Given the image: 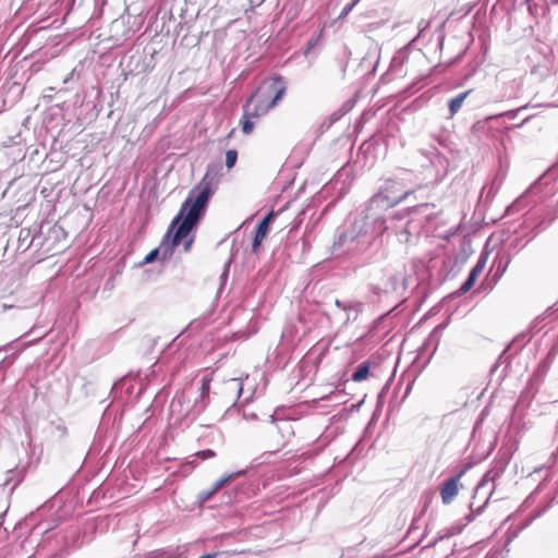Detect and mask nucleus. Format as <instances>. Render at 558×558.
<instances>
[{
    "label": "nucleus",
    "mask_w": 558,
    "mask_h": 558,
    "mask_svg": "<svg viewBox=\"0 0 558 558\" xmlns=\"http://www.w3.org/2000/svg\"><path fill=\"white\" fill-rule=\"evenodd\" d=\"M398 185L396 181H386L380 190L369 199V209H387L393 207L414 193V191H405L397 194V192H399Z\"/></svg>",
    "instance_id": "39448f33"
},
{
    "label": "nucleus",
    "mask_w": 558,
    "mask_h": 558,
    "mask_svg": "<svg viewBox=\"0 0 558 558\" xmlns=\"http://www.w3.org/2000/svg\"><path fill=\"white\" fill-rule=\"evenodd\" d=\"M246 473L245 470H241V471H238V472H234V473H231V474H228V475H225L222 476L221 478H219L218 481H216L211 488L210 489H207V490H203L201 494H199V500L202 502H205L207 500H209L220 488H222L229 481H231L232 478H235L238 476H241V475H244Z\"/></svg>",
    "instance_id": "1a4fd4ad"
},
{
    "label": "nucleus",
    "mask_w": 558,
    "mask_h": 558,
    "mask_svg": "<svg viewBox=\"0 0 558 558\" xmlns=\"http://www.w3.org/2000/svg\"><path fill=\"white\" fill-rule=\"evenodd\" d=\"M470 93H471V90H466L464 93L457 95L456 97H453L449 100V111H450L451 118L461 109L465 98L468 97V95Z\"/></svg>",
    "instance_id": "4468645a"
},
{
    "label": "nucleus",
    "mask_w": 558,
    "mask_h": 558,
    "mask_svg": "<svg viewBox=\"0 0 558 558\" xmlns=\"http://www.w3.org/2000/svg\"><path fill=\"white\" fill-rule=\"evenodd\" d=\"M272 217H274V213L270 211L258 223L256 231H255L254 240H253V251H256V248L260 245L262 241L266 236L268 227H269V223H270Z\"/></svg>",
    "instance_id": "9b49d317"
},
{
    "label": "nucleus",
    "mask_w": 558,
    "mask_h": 558,
    "mask_svg": "<svg viewBox=\"0 0 558 558\" xmlns=\"http://www.w3.org/2000/svg\"><path fill=\"white\" fill-rule=\"evenodd\" d=\"M250 118H255L254 116H246L243 114V121H242V131L245 134H250L253 131L254 123L250 120Z\"/></svg>",
    "instance_id": "6ab92c4d"
},
{
    "label": "nucleus",
    "mask_w": 558,
    "mask_h": 558,
    "mask_svg": "<svg viewBox=\"0 0 558 558\" xmlns=\"http://www.w3.org/2000/svg\"><path fill=\"white\" fill-rule=\"evenodd\" d=\"M230 384L232 386H234V388L238 389L239 393H241V391H242V383L239 381V379L233 378V379H231Z\"/></svg>",
    "instance_id": "4be33fe9"
},
{
    "label": "nucleus",
    "mask_w": 558,
    "mask_h": 558,
    "mask_svg": "<svg viewBox=\"0 0 558 558\" xmlns=\"http://www.w3.org/2000/svg\"><path fill=\"white\" fill-rule=\"evenodd\" d=\"M363 310V303L355 300H349L344 305L343 324L348 325L350 322H355Z\"/></svg>",
    "instance_id": "f8f14e48"
},
{
    "label": "nucleus",
    "mask_w": 558,
    "mask_h": 558,
    "mask_svg": "<svg viewBox=\"0 0 558 558\" xmlns=\"http://www.w3.org/2000/svg\"><path fill=\"white\" fill-rule=\"evenodd\" d=\"M238 159V151L235 149H229L226 153V166L228 169L234 167Z\"/></svg>",
    "instance_id": "a211bd4d"
},
{
    "label": "nucleus",
    "mask_w": 558,
    "mask_h": 558,
    "mask_svg": "<svg viewBox=\"0 0 558 558\" xmlns=\"http://www.w3.org/2000/svg\"><path fill=\"white\" fill-rule=\"evenodd\" d=\"M396 235H397L399 242L407 243L410 240L411 232H410L408 226L405 225V226L401 227L399 230H396Z\"/></svg>",
    "instance_id": "f3484780"
},
{
    "label": "nucleus",
    "mask_w": 558,
    "mask_h": 558,
    "mask_svg": "<svg viewBox=\"0 0 558 558\" xmlns=\"http://www.w3.org/2000/svg\"><path fill=\"white\" fill-rule=\"evenodd\" d=\"M192 243H193V240H192V239H190V240L185 241V243H184V251H186V252H187V251L190 250V247H191Z\"/></svg>",
    "instance_id": "a878e982"
},
{
    "label": "nucleus",
    "mask_w": 558,
    "mask_h": 558,
    "mask_svg": "<svg viewBox=\"0 0 558 558\" xmlns=\"http://www.w3.org/2000/svg\"><path fill=\"white\" fill-rule=\"evenodd\" d=\"M404 288H405V275H404L403 270H398L389 277L388 283L386 286L387 291L398 292Z\"/></svg>",
    "instance_id": "ddd939ff"
},
{
    "label": "nucleus",
    "mask_w": 558,
    "mask_h": 558,
    "mask_svg": "<svg viewBox=\"0 0 558 558\" xmlns=\"http://www.w3.org/2000/svg\"><path fill=\"white\" fill-rule=\"evenodd\" d=\"M485 264H486V257L481 256L478 258L477 263L475 264V266L469 272V276L465 279V281L459 288L458 292L460 294L466 293L474 286L478 275L483 271Z\"/></svg>",
    "instance_id": "9d476101"
},
{
    "label": "nucleus",
    "mask_w": 558,
    "mask_h": 558,
    "mask_svg": "<svg viewBox=\"0 0 558 558\" xmlns=\"http://www.w3.org/2000/svg\"><path fill=\"white\" fill-rule=\"evenodd\" d=\"M216 456L215 451L211 449H206L197 452V457L202 460L210 459Z\"/></svg>",
    "instance_id": "412c9836"
},
{
    "label": "nucleus",
    "mask_w": 558,
    "mask_h": 558,
    "mask_svg": "<svg viewBox=\"0 0 558 558\" xmlns=\"http://www.w3.org/2000/svg\"><path fill=\"white\" fill-rule=\"evenodd\" d=\"M211 378L208 376H204L202 378L201 387L198 388V397L195 398L193 410L195 413H201L205 410L209 399V390H210Z\"/></svg>",
    "instance_id": "6e6552de"
},
{
    "label": "nucleus",
    "mask_w": 558,
    "mask_h": 558,
    "mask_svg": "<svg viewBox=\"0 0 558 558\" xmlns=\"http://www.w3.org/2000/svg\"><path fill=\"white\" fill-rule=\"evenodd\" d=\"M271 429L269 430V434L271 436L279 435L280 441L277 442L276 448L267 450L263 453L262 458H269L276 452H278L287 442V438H289L291 435H293V429L291 426L290 421L288 420H279V421H271Z\"/></svg>",
    "instance_id": "423d86ee"
},
{
    "label": "nucleus",
    "mask_w": 558,
    "mask_h": 558,
    "mask_svg": "<svg viewBox=\"0 0 558 558\" xmlns=\"http://www.w3.org/2000/svg\"><path fill=\"white\" fill-rule=\"evenodd\" d=\"M502 472V468L492 469L484 474L483 478L476 485L472 501L469 506L470 513L465 517L468 523L472 522L476 515L483 512L495 490V481L500 477Z\"/></svg>",
    "instance_id": "20e7f679"
},
{
    "label": "nucleus",
    "mask_w": 558,
    "mask_h": 558,
    "mask_svg": "<svg viewBox=\"0 0 558 558\" xmlns=\"http://www.w3.org/2000/svg\"><path fill=\"white\" fill-rule=\"evenodd\" d=\"M368 229L366 217L355 219L347 230L339 234L333 243V250L339 253L365 251L374 238Z\"/></svg>",
    "instance_id": "7ed1b4c3"
},
{
    "label": "nucleus",
    "mask_w": 558,
    "mask_h": 558,
    "mask_svg": "<svg viewBox=\"0 0 558 558\" xmlns=\"http://www.w3.org/2000/svg\"><path fill=\"white\" fill-rule=\"evenodd\" d=\"M218 184L219 167L208 165L202 180L189 192L160 245L145 256L144 264L153 263L159 256L161 259L172 256L173 248L187 236L205 215L208 202L217 191Z\"/></svg>",
    "instance_id": "f257e3e1"
},
{
    "label": "nucleus",
    "mask_w": 558,
    "mask_h": 558,
    "mask_svg": "<svg viewBox=\"0 0 558 558\" xmlns=\"http://www.w3.org/2000/svg\"><path fill=\"white\" fill-rule=\"evenodd\" d=\"M368 373H369V362H363L356 367V369L352 374L351 378L353 381L359 383V381L364 380L367 377Z\"/></svg>",
    "instance_id": "2eb2a0df"
},
{
    "label": "nucleus",
    "mask_w": 558,
    "mask_h": 558,
    "mask_svg": "<svg viewBox=\"0 0 558 558\" xmlns=\"http://www.w3.org/2000/svg\"><path fill=\"white\" fill-rule=\"evenodd\" d=\"M526 109V106H522L518 109H514V110H508V111H505L502 113H499V114H495V116H490L488 117L487 119L488 120H493V119H496V118H500V117H506L510 120H513L518 117L519 112Z\"/></svg>",
    "instance_id": "dca6fc26"
},
{
    "label": "nucleus",
    "mask_w": 558,
    "mask_h": 558,
    "mask_svg": "<svg viewBox=\"0 0 558 558\" xmlns=\"http://www.w3.org/2000/svg\"><path fill=\"white\" fill-rule=\"evenodd\" d=\"M357 2L359 0H352L350 3L345 4L339 14V19L345 17Z\"/></svg>",
    "instance_id": "aec40b11"
},
{
    "label": "nucleus",
    "mask_w": 558,
    "mask_h": 558,
    "mask_svg": "<svg viewBox=\"0 0 558 558\" xmlns=\"http://www.w3.org/2000/svg\"><path fill=\"white\" fill-rule=\"evenodd\" d=\"M348 301H340V300H336L335 304L338 308H340L341 311L344 310V305H347Z\"/></svg>",
    "instance_id": "5701e85b"
},
{
    "label": "nucleus",
    "mask_w": 558,
    "mask_h": 558,
    "mask_svg": "<svg viewBox=\"0 0 558 558\" xmlns=\"http://www.w3.org/2000/svg\"><path fill=\"white\" fill-rule=\"evenodd\" d=\"M287 90V83L282 76H274L262 82L256 92L244 105L246 116L260 117L277 106Z\"/></svg>",
    "instance_id": "f03ea898"
},
{
    "label": "nucleus",
    "mask_w": 558,
    "mask_h": 558,
    "mask_svg": "<svg viewBox=\"0 0 558 558\" xmlns=\"http://www.w3.org/2000/svg\"><path fill=\"white\" fill-rule=\"evenodd\" d=\"M462 474L463 472L444 482L442 486L440 487V497L444 505L451 504L457 497L459 493V481Z\"/></svg>",
    "instance_id": "0eeeda50"
},
{
    "label": "nucleus",
    "mask_w": 558,
    "mask_h": 558,
    "mask_svg": "<svg viewBox=\"0 0 558 558\" xmlns=\"http://www.w3.org/2000/svg\"><path fill=\"white\" fill-rule=\"evenodd\" d=\"M229 264H226L223 272L221 274V280L225 281L228 277Z\"/></svg>",
    "instance_id": "393cba45"
},
{
    "label": "nucleus",
    "mask_w": 558,
    "mask_h": 558,
    "mask_svg": "<svg viewBox=\"0 0 558 558\" xmlns=\"http://www.w3.org/2000/svg\"><path fill=\"white\" fill-rule=\"evenodd\" d=\"M348 110H349V109L340 110L339 112H335V113L332 114V119H333V120L339 119V118H340V117H342V116H343Z\"/></svg>",
    "instance_id": "b1692460"
},
{
    "label": "nucleus",
    "mask_w": 558,
    "mask_h": 558,
    "mask_svg": "<svg viewBox=\"0 0 558 558\" xmlns=\"http://www.w3.org/2000/svg\"><path fill=\"white\" fill-rule=\"evenodd\" d=\"M530 117L525 118L520 124L515 125V128H521L524 123L529 121Z\"/></svg>",
    "instance_id": "bb28decb"
}]
</instances>
